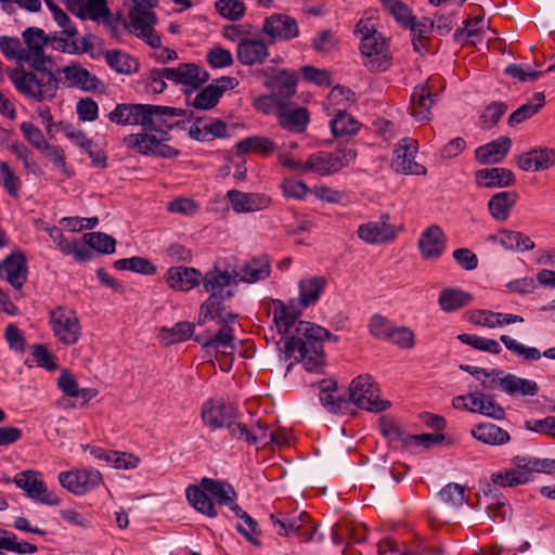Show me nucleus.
<instances>
[{
	"instance_id": "obj_1",
	"label": "nucleus",
	"mask_w": 555,
	"mask_h": 555,
	"mask_svg": "<svg viewBox=\"0 0 555 555\" xmlns=\"http://www.w3.org/2000/svg\"><path fill=\"white\" fill-rule=\"evenodd\" d=\"M26 44L24 52L34 72H27L22 65L8 72V77L15 89L25 96L36 102L51 100L55 96L59 80L55 75L46 67V63L52 60L46 56L43 48L48 43V37L41 28L28 27L22 33Z\"/></svg>"
},
{
	"instance_id": "obj_2",
	"label": "nucleus",
	"mask_w": 555,
	"mask_h": 555,
	"mask_svg": "<svg viewBox=\"0 0 555 555\" xmlns=\"http://www.w3.org/2000/svg\"><path fill=\"white\" fill-rule=\"evenodd\" d=\"M326 286V279L323 276H312L301 280L299 287V307L294 299L285 304L281 299H273L274 311L273 321L280 334L289 333L297 320L302 314V309L313 306L318 302Z\"/></svg>"
},
{
	"instance_id": "obj_3",
	"label": "nucleus",
	"mask_w": 555,
	"mask_h": 555,
	"mask_svg": "<svg viewBox=\"0 0 555 555\" xmlns=\"http://www.w3.org/2000/svg\"><path fill=\"white\" fill-rule=\"evenodd\" d=\"M215 498L218 505L232 503V499L237 498L235 489L228 482L204 477L198 486L190 485L185 490L189 503L199 513L215 518L218 516L215 503L209 498Z\"/></svg>"
},
{
	"instance_id": "obj_4",
	"label": "nucleus",
	"mask_w": 555,
	"mask_h": 555,
	"mask_svg": "<svg viewBox=\"0 0 555 555\" xmlns=\"http://www.w3.org/2000/svg\"><path fill=\"white\" fill-rule=\"evenodd\" d=\"M237 278L238 273L231 274L227 270L222 271L217 267L202 275L201 283H203L204 291L209 293V297L201 305L203 319L210 314L209 307L218 305L219 300L234 297L235 291L229 287L238 283Z\"/></svg>"
},
{
	"instance_id": "obj_5",
	"label": "nucleus",
	"mask_w": 555,
	"mask_h": 555,
	"mask_svg": "<svg viewBox=\"0 0 555 555\" xmlns=\"http://www.w3.org/2000/svg\"><path fill=\"white\" fill-rule=\"evenodd\" d=\"M283 360L295 357L296 362H301L308 372L321 373L325 363L324 347L321 343L309 345L301 337L289 335L284 337L281 348Z\"/></svg>"
},
{
	"instance_id": "obj_6",
	"label": "nucleus",
	"mask_w": 555,
	"mask_h": 555,
	"mask_svg": "<svg viewBox=\"0 0 555 555\" xmlns=\"http://www.w3.org/2000/svg\"><path fill=\"white\" fill-rule=\"evenodd\" d=\"M356 157V150L347 142L339 144L334 152L320 151L311 154L306 160V171L321 176L333 175L349 166Z\"/></svg>"
},
{
	"instance_id": "obj_7",
	"label": "nucleus",
	"mask_w": 555,
	"mask_h": 555,
	"mask_svg": "<svg viewBox=\"0 0 555 555\" xmlns=\"http://www.w3.org/2000/svg\"><path fill=\"white\" fill-rule=\"evenodd\" d=\"M378 391L379 389L371 376L360 375L351 382L347 400L360 409L370 412H383L389 408L390 402L380 400Z\"/></svg>"
},
{
	"instance_id": "obj_8",
	"label": "nucleus",
	"mask_w": 555,
	"mask_h": 555,
	"mask_svg": "<svg viewBox=\"0 0 555 555\" xmlns=\"http://www.w3.org/2000/svg\"><path fill=\"white\" fill-rule=\"evenodd\" d=\"M168 140L169 135L157 138L155 134L141 132L126 135L122 143L127 149L145 156L172 159L180 155V151L167 144Z\"/></svg>"
},
{
	"instance_id": "obj_9",
	"label": "nucleus",
	"mask_w": 555,
	"mask_h": 555,
	"mask_svg": "<svg viewBox=\"0 0 555 555\" xmlns=\"http://www.w3.org/2000/svg\"><path fill=\"white\" fill-rule=\"evenodd\" d=\"M13 482L35 502L49 506H59L61 504L60 499L54 493L48 491L41 473L37 470L27 469L21 472L14 476Z\"/></svg>"
},
{
	"instance_id": "obj_10",
	"label": "nucleus",
	"mask_w": 555,
	"mask_h": 555,
	"mask_svg": "<svg viewBox=\"0 0 555 555\" xmlns=\"http://www.w3.org/2000/svg\"><path fill=\"white\" fill-rule=\"evenodd\" d=\"M50 323L54 335L65 345H74L81 335L76 312L62 306L50 311Z\"/></svg>"
},
{
	"instance_id": "obj_11",
	"label": "nucleus",
	"mask_w": 555,
	"mask_h": 555,
	"mask_svg": "<svg viewBox=\"0 0 555 555\" xmlns=\"http://www.w3.org/2000/svg\"><path fill=\"white\" fill-rule=\"evenodd\" d=\"M360 50L365 59L363 64L370 72L377 73L388 68V49L382 34L361 38Z\"/></svg>"
},
{
	"instance_id": "obj_12",
	"label": "nucleus",
	"mask_w": 555,
	"mask_h": 555,
	"mask_svg": "<svg viewBox=\"0 0 555 555\" xmlns=\"http://www.w3.org/2000/svg\"><path fill=\"white\" fill-rule=\"evenodd\" d=\"M59 481L69 492L82 495L101 483L102 475L94 468L62 472L59 474Z\"/></svg>"
},
{
	"instance_id": "obj_13",
	"label": "nucleus",
	"mask_w": 555,
	"mask_h": 555,
	"mask_svg": "<svg viewBox=\"0 0 555 555\" xmlns=\"http://www.w3.org/2000/svg\"><path fill=\"white\" fill-rule=\"evenodd\" d=\"M167 80L195 90L208 81L209 73L195 63H181L178 67H163Z\"/></svg>"
},
{
	"instance_id": "obj_14",
	"label": "nucleus",
	"mask_w": 555,
	"mask_h": 555,
	"mask_svg": "<svg viewBox=\"0 0 555 555\" xmlns=\"http://www.w3.org/2000/svg\"><path fill=\"white\" fill-rule=\"evenodd\" d=\"M416 153L415 141L409 138L401 139L393 151L391 168L403 175H425L426 168L415 162Z\"/></svg>"
},
{
	"instance_id": "obj_15",
	"label": "nucleus",
	"mask_w": 555,
	"mask_h": 555,
	"mask_svg": "<svg viewBox=\"0 0 555 555\" xmlns=\"http://www.w3.org/2000/svg\"><path fill=\"white\" fill-rule=\"evenodd\" d=\"M27 259L20 249L12 251L0 261V279L10 283L13 288H22L27 281Z\"/></svg>"
},
{
	"instance_id": "obj_16",
	"label": "nucleus",
	"mask_w": 555,
	"mask_h": 555,
	"mask_svg": "<svg viewBox=\"0 0 555 555\" xmlns=\"http://www.w3.org/2000/svg\"><path fill=\"white\" fill-rule=\"evenodd\" d=\"M261 33L267 35L270 43L278 40H291L299 35L297 21L283 13H273L266 17Z\"/></svg>"
},
{
	"instance_id": "obj_17",
	"label": "nucleus",
	"mask_w": 555,
	"mask_h": 555,
	"mask_svg": "<svg viewBox=\"0 0 555 555\" xmlns=\"http://www.w3.org/2000/svg\"><path fill=\"white\" fill-rule=\"evenodd\" d=\"M278 125L293 133H304L310 122V113L304 106L292 103H280L276 109Z\"/></svg>"
},
{
	"instance_id": "obj_18",
	"label": "nucleus",
	"mask_w": 555,
	"mask_h": 555,
	"mask_svg": "<svg viewBox=\"0 0 555 555\" xmlns=\"http://www.w3.org/2000/svg\"><path fill=\"white\" fill-rule=\"evenodd\" d=\"M202 420L205 425L211 429L228 427L233 420L240 417V412L236 406L231 403H215L211 400L204 403L201 413Z\"/></svg>"
},
{
	"instance_id": "obj_19",
	"label": "nucleus",
	"mask_w": 555,
	"mask_h": 555,
	"mask_svg": "<svg viewBox=\"0 0 555 555\" xmlns=\"http://www.w3.org/2000/svg\"><path fill=\"white\" fill-rule=\"evenodd\" d=\"M298 76L293 70L281 69L275 75L268 77L264 87L280 103H288V100L296 93Z\"/></svg>"
},
{
	"instance_id": "obj_20",
	"label": "nucleus",
	"mask_w": 555,
	"mask_h": 555,
	"mask_svg": "<svg viewBox=\"0 0 555 555\" xmlns=\"http://www.w3.org/2000/svg\"><path fill=\"white\" fill-rule=\"evenodd\" d=\"M438 77H430L425 85L416 86L411 95L412 115L417 121H429L431 119L430 108L434 104L433 90Z\"/></svg>"
},
{
	"instance_id": "obj_21",
	"label": "nucleus",
	"mask_w": 555,
	"mask_h": 555,
	"mask_svg": "<svg viewBox=\"0 0 555 555\" xmlns=\"http://www.w3.org/2000/svg\"><path fill=\"white\" fill-rule=\"evenodd\" d=\"M388 220L389 215L383 214L379 221H370L359 225L357 234L369 244L390 242L396 237V232Z\"/></svg>"
},
{
	"instance_id": "obj_22",
	"label": "nucleus",
	"mask_w": 555,
	"mask_h": 555,
	"mask_svg": "<svg viewBox=\"0 0 555 555\" xmlns=\"http://www.w3.org/2000/svg\"><path fill=\"white\" fill-rule=\"evenodd\" d=\"M269 54L267 43L260 39L242 38L236 47L237 61L246 66L262 64Z\"/></svg>"
},
{
	"instance_id": "obj_23",
	"label": "nucleus",
	"mask_w": 555,
	"mask_h": 555,
	"mask_svg": "<svg viewBox=\"0 0 555 555\" xmlns=\"http://www.w3.org/2000/svg\"><path fill=\"white\" fill-rule=\"evenodd\" d=\"M68 87L79 88L86 92H96L103 89V82L92 75L88 69L81 67L78 63H72L62 69Z\"/></svg>"
},
{
	"instance_id": "obj_24",
	"label": "nucleus",
	"mask_w": 555,
	"mask_h": 555,
	"mask_svg": "<svg viewBox=\"0 0 555 555\" xmlns=\"http://www.w3.org/2000/svg\"><path fill=\"white\" fill-rule=\"evenodd\" d=\"M227 197L234 211L253 212L267 208L271 199L269 196L260 193H244L238 190H229Z\"/></svg>"
},
{
	"instance_id": "obj_25",
	"label": "nucleus",
	"mask_w": 555,
	"mask_h": 555,
	"mask_svg": "<svg viewBox=\"0 0 555 555\" xmlns=\"http://www.w3.org/2000/svg\"><path fill=\"white\" fill-rule=\"evenodd\" d=\"M418 248L425 259L439 258L446 248V236L442 229L437 224L428 227L418 240Z\"/></svg>"
},
{
	"instance_id": "obj_26",
	"label": "nucleus",
	"mask_w": 555,
	"mask_h": 555,
	"mask_svg": "<svg viewBox=\"0 0 555 555\" xmlns=\"http://www.w3.org/2000/svg\"><path fill=\"white\" fill-rule=\"evenodd\" d=\"M517 164L524 171L545 170L555 164V150L538 147L518 156Z\"/></svg>"
},
{
	"instance_id": "obj_27",
	"label": "nucleus",
	"mask_w": 555,
	"mask_h": 555,
	"mask_svg": "<svg viewBox=\"0 0 555 555\" xmlns=\"http://www.w3.org/2000/svg\"><path fill=\"white\" fill-rule=\"evenodd\" d=\"M476 183L480 188L494 189L506 188L515 184V175L508 168L493 167L476 171Z\"/></svg>"
},
{
	"instance_id": "obj_28",
	"label": "nucleus",
	"mask_w": 555,
	"mask_h": 555,
	"mask_svg": "<svg viewBox=\"0 0 555 555\" xmlns=\"http://www.w3.org/2000/svg\"><path fill=\"white\" fill-rule=\"evenodd\" d=\"M202 273L194 268L171 267L165 274V280L175 291H190L201 284Z\"/></svg>"
},
{
	"instance_id": "obj_29",
	"label": "nucleus",
	"mask_w": 555,
	"mask_h": 555,
	"mask_svg": "<svg viewBox=\"0 0 555 555\" xmlns=\"http://www.w3.org/2000/svg\"><path fill=\"white\" fill-rule=\"evenodd\" d=\"M149 107L145 131L168 137L170 130L181 126L182 122L172 119L171 114L168 113V106L150 104Z\"/></svg>"
},
{
	"instance_id": "obj_30",
	"label": "nucleus",
	"mask_w": 555,
	"mask_h": 555,
	"mask_svg": "<svg viewBox=\"0 0 555 555\" xmlns=\"http://www.w3.org/2000/svg\"><path fill=\"white\" fill-rule=\"evenodd\" d=\"M234 336L230 326L221 327L214 336L195 335L194 340L202 345L206 352L219 351L223 354L232 353L235 350Z\"/></svg>"
},
{
	"instance_id": "obj_31",
	"label": "nucleus",
	"mask_w": 555,
	"mask_h": 555,
	"mask_svg": "<svg viewBox=\"0 0 555 555\" xmlns=\"http://www.w3.org/2000/svg\"><path fill=\"white\" fill-rule=\"evenodd\" d=\"M498 383L508 396L534 397L539 392L537 382L519 377L515 374L507 373L503 378L492 379Z\"/></svg>"
},
{
	"instance_id": "obj_32",
	"label": "nucleus",
	"mask_w": 555,
	"mask_h": 555,
	"mask_svg": "<svg viewBox=\"0 0 555 555\" xmlns=\"http://www.w3.org/2000/svg\"><path fill=\"white\" fill-rule=\"evenodd\" d=\"M512 140L507 137H500L490 143L476 149L475 157L478 163L493 165L500 163L509 152Z\"/></svg>"
},
{
	"instance_id": "obj_33",
	"label": "nucleus",
	"mask_w": 555,
	"mask_h": 555,
	"mask_svg": "<svg viewBox=\"0 0 555 555\" xmlns=\"http://www.w3.org/2000/svg\"><path fill=\"white\" fill-rule=\"evenodd\" d=\"M533 479V475L526 465V457H516V468L512 470L496 472L491 475V481L500 487H514L525 485Z\"/></svg>"
},
{
	"instance_id": "obj_34",
	"label": "nucleus",
	"mask_w": 555,
	"mask_h": 555,
	"mask_svg": "<svg viewBox=\"0 0 555 555\" xmlns=\"http://www.w3.org/2000/svg\"><path fill=\"white\" fill-rule=\"evenodd\" d=\"M65 131L68 139L73 140L75 144L88 153L94 167L104 169L108 166V158L105 152L101 149H95L96 144L82 130L69 127Z\"/></svg>"
},
{
	"instance_id": "obj_35",
	"label": "nucleus",
	"mask_w": 555,
	"mask_h": 555,
	"mask_svg": "<svg viewBox=\"0 0 555 555\" xmlns=\"http://www.w3.org/2000/svg\"><path fill=\"white\" fill-rule=\"evenodd\" d=\"M518 198L519 195L515 191H501L493 194L488 202L490 215L498 221H505Z\"/></svg>"
},
{
	"instance_id": "obj_36",
	"label": "nucleus",
	"mask_w": 555,
	"mask_h": 555,
	"mask_svg": "<svg viewBox=\"0 0 555 555\" xmlns=\"http://www.w3.org/2000/svg\"><path fill=\"white\" fill-rule=\"evenodd\" d=\"M500 340L507 350L526 361H538L541 357L555 361V346L541 352L538 348L525 346L508 335H501Z\"/></svg>"
},
{
	"instance_id": "obj_37",
	"label": "nucleus",
	"mask_w": 555,
	"mask_h": 555,
	"mask_svg": "<svg viewBox=\"0 0 555 555\" xmlns=\"http://www.w3.org/2000/svg\"><path fill=\"white\" fill-rule=\"evenodd\" d=\"M470 435L489 446H502L511 440L509 434L493 423H480L470 429Z\"/></svg>"
},
{
	"instance_id": "obj_38",
	"label": "nucleus",
	"mask_w": 555,
	"mask_h": 555,
	"mask_svg": "<svg viewBox=\"0 0 555 555\" xmlns=\"http://www.w3.org/2000/svg\"><path fill=\"white\" fill-rule=\"evenodd\" d=\"M320 389L319 399L323 408L333 414L341 412L344 404L349 403L346 396H335L337 390V383L334 379H322L318 383Z\"/></svg>"
},
{
	"instance_id": "obj_39",
	"label": "nucleus",
	"mask_w": 555,
	"mask_h": 555,
	"mask_svg": "<svg viewBox=\"0 0 555 555\" xmlns=\"http://www.w3.org/2000/svg\"><path fill=\"white\" fill-rule=\"evenodd\" d=\"M270 272L269 258L266 255H261L251 258L243 264L241 269L242 275H238L237 280L238 282L255 283L269 278Z\"/></svg>"
},
{
	"instance_id": "obj_40",
	"label": "nucleus",
	"mask_w": 555,
	"mask_h": 555,
	"mask_svg": "<svg viewBox=\"0 0 555 555\" xmlns=\"http://www.w3.org/2000/svg\"><path fill=\"white\" fill-rule=\"evenodd\" d=\"M485 25L483 16H475L472 18H467L463 22V27H459L454 34L453 39L456 43L462 46L470 43L476 46L478 42L480 43L483 39L481 35V29Z\"/></svg>"
},
{
	"instance_id": "obj_41",
	"label": "nucleus",
	"mask_w": 555,
	"mask_h": 555,
	"mask_svg": "<svg viewBox=\"0 0 555 555\" xmlns=\"http://www.w3.org/2000/svg\"><path fill=\"white\" fill-rule=\"evenodd\" d=\"M378 427L389 444H400L404 449L413 446V435L406 434L392 418L380 417Z\"/></svg>"
},
{
	"instance_id": "obj_42",
	"label": "nucleus",
	"mask_w": 555,
	"mask_h": 555,
	"mask_svg": "<svg viewBox=\"0 0 555 555\" xmlns=\"http://www.w3.org/2000/svg\"><path fill=\"white\" fill-rule=\"evenodd\" d=\"M472 294L460 288H443L439 294V306L444 312H453L473 301Z\"/></svg>"
},
{
	"instance_id": "obj_43",
	"label": "nucleus",
	"mask_w": 555,
	"mask_h": 555,
	"mask_svg": "<svg viewBox=\"0 0 555 555\" xmlns=\"http://www.w3.org/2000/svg\"><path fill=\"white\" fill-rule=\"evenodd\" d=\"M107 65L118 74L130 75L140 67L138 60L120 50H108L105 53Z\"/></svg>"
},
{
	"instance_id": "obj_44",
	"label": "nucleus",
	"mask_w": 555,
	"mask_h": 555,
	"mask_svg": "<svg viewBox=\"0 0 555 555\" xmlns=\"http://www.w3.org/2000/svg\"><path fill=\"white\" fill-rule=\"evenodd\" d=\"M235 147L238 153H257L263 156H269L276 150V144L267 137L253 135L240 140Z\"/></svg>"
},
{
	"instance_id": "obj_45",
	"label": "nucleus",
	"mask_w": 555,
	"mask_h": 555,
	"mask_svg": "<svg viewBox=\"0 0 555 555\" xmlns=\"http://www.w3.org/2000/svg\"><path fill=\"white\" fill-rule=\"evenodd\" d=\"M157 23V16L155 20L150 17H138L130 20L131 33L135 34L139 38L144 40L152 48L162 47V38L154 31L153 26Z\"/></svg>"
},
{
	"instance_id": "obj_46",
	"label": "nucleus",
	"mask_w": 555,
	"mask_h": 555,
	"mask_svg": "<svg viewBox=\"0 0 555 555\" xmlns=\"http://www.w3.org/2000/svg\"><path fill=\"white\" fill-rule=\"evenodd\" d=\"M435 26L434 21L428 17L417 22L415 16L411 18V22L405 26L411 30L412 44L416 52L427 51L428 35L431 33Z\"/></svg>"
},
{
	"instance_id": "obj_47",
	"label": "nucleus",
	"mask_w": 555,
	"mask_h": 555,
	"mask_svg": "<svg viewBox=\"0 0 555 555\" xmlns=\"http://www.w3.org/2000/svg\"><path fill=\"white\" fill-rule=\"evenodd\" d=\"M194 330V323L181 321L176 323L172 327H162L158 337L164 345L169 346L192 337Z\"/></svg>"
},
{
	"instance_id": "obj_48",
	"label": "nucleus",
	"mask_w": 555,
	"mask_h": 555,
	"mask_svg": "<svg viewBox=\"0 0 555 555\" xmlns=\"http://www.w3.org/2000/svg\"><path fill=\"white\" fill-rule=\"evenodd\" d=\"M330 127L336 138L351 137L358 133L361 124L345 111L337 109L335 116L330 121Z\"/></svg>"
},
{
	"instance_id": "obj_49",
	"label": "nucleus",
	"mask_w": 555,
	"mask_h": 555,
	"mask_svg": "<svg viewBox=\"0 0 555 555\" xmlns=\"http://www.w3.org/2000/svg\"><path fill=\"white\" fill-rule=\"evenodd\" d=\"M294 332L292 330L287 334H283L285 337L289 335H296L298 337H301L304 339V343H307L309 345H313V343H321L323 344V335H330V331L325 327H322L320 325H317L311 322L307 321H299L295 323L293 326Z\"/></svg>"
},
{
	"instance_id": "obj_50",
	"label": "nucleus",
	"mask_w": 555,
	"mask_h": 555,
	"mask_svg": "<svg viewBox=\"0 0 555 555\" xmlns=\"http://www.w3.org/2000/svg\"><path fill=\"white\" fill-rule=\"evenodd\" d=\"M545 95L543 92H535L532 95V100L528 103L522 104L516 111H514L507 120L508 126L515 127L520 122L535 115L539 109L544 105Z\"/></svg>"
},
{
	"instance_id": "obj_51",
	"label": "nucleus",
	"mask_w": 555,
	"mask_h": 555,
	"mask_svg": "<svg viewBox=\"0 0 555 555\" xmlns=\"http://www.w3.org/2000/svg\"><path fill=\"white\" fill-rule=\"evenodd\" d=\"M257 427L262 430L260 436H257L253 430L248 429L245 424L237 422V420H233L227 429L233 439L253 446L267 438L268 427L262 426L260 421L257 422Z\"/></svg>"
},
{
	"instance_id": "obj_52",
	"label": "nucleus",
	"mask_w": 555,
	"mask_h": 555,
	"mask_svg": "<svg viewBox=\"0 0 555 555\" xmlns=\"http://www.w3.org/2000/svg\"><path fill=\"white\" fill-rule=\"evenodd\" d=\"M85 243L93 250L111 255L115 251L116 240L103 232H90L83 235Z\"/></svg>"
},
{
	"instance_id": "obj_53",
	"label": "nucleus",
	"mask_w": 555,
	"mask_h": 555,
	"mask_svg": "<svg viewBox=\"0 0 555 555\" xmlns=\"http://www.w3.org/2000/svg\"><path fill=\"white\" fill-rule=\"evenodd\" d=\"M221 96L222 90H219L217 85L211 83L196 94L191 105L196 109L208 111L218 104Z\"/></svg>"
},
{
	"instance_id": "obj_54",
	"label": "nucleus",
	"mask_w": 555,
	"mask_h": 555,
	"mask_svg": "<svg viewBox=\"0 0 555 555\" xmlns=\"http://www.w3.org/2000/svg\"><path fill=\"white\" fill-rule=\"evenodd\" d=\"M438 495L442 502L455 508L461 507L464 502H468V499L465 496V488L455 482L446 485Z\"/></svg>"
},
{
	"instance_id": "obj_55",
	"label": "nucleus",
	"mask_w": 555,
	"mask_h": 555,
	"mask_svg": "<svg viewBox=\"0 0 555 555\" xmlns=\"http://www.w3.org/2000/svg\"><path fill=\"white\" fill-rule=\"evenodd\" d=\"M215 9L222 17L233 22L241 20L246 11L242 0H218L215 2Z\"/></svg>"
},
{
	"instance_id": "obj_56",
	"label": "nucleus",
	"mask_w": 555,
	"mask_h": 555,
	"mask_svg": "<svg viewBox=\"0 0 555 555\" xmlns=\"http://www.w3.org/2000/svg\"><path fill=\"white\" fill-rule=\"evenodd\" d=\"M224 300H219L218 305H214L212 307H209L210 314L207 315V318H202V308L199 309V315H198V325L205 324L207 321L215 320L217 318V322L221 324V326H229V323H234L237 314L233 312L225 311V307L223 305Z\"/></svg>"
},
{
	"instance_id": "obj_57",
	"label": "nucleus",
	"mask_w": 555,
	"mask_h": 555,
	"mask_svg": "<svg viewBox=\"0 0 555 555\" xmlns=\"http://www.w3.org/2000/svg\"><path fill=\"white\" fill-rule=\"evenodd\" d=\"M0 50L9 60L28 61L27 53L24 52V48L16 37L1 36Z\"/></svg>"
},
{
	"instance_id": "obj_58",
	"label": "nucleus",
	"mask_w": 555,
	"mask_h": 555,
	"mask_svg": "<svg viewBox=\"0 0 555 555\" xmlns=\"http://www.w3.org/2000/svg\"><path fill=\"white\" fill-rule=\"evenodd\" d=\"M384 9L405 27L413 17L411 9L401 0H379Z\"/></svg>"
},
{
	"instance_id": "obj_59",
	"label": "nucleus",
	"mask_w": 555,
	"mask_h": 555,
	"mask_svg": "<svg viewBox=\"0 0 555 555\" xmlns=\"http://www.w3.org/2000/svg\"><path fill=\"white\" fill-rule=\"evenodd\" d=\"M163 74L164 68H152L147 74L141 76L140 82L144 85L146 92L159 94L166 90V76Z\"/></svg>"
},
{
	"instance_id": "obj_60",
	"label": "nucleus",
	"mask_w": 555,
	"mask_h": 555,
	"mask_svg": "<svg viewBox=\"0 0 555 555\" xmlns=\"http://www.w3.org/2000/svg\"><path fill=\"white\" fill-rule=\"evenodd\" d=\"M395 324L380 314H374L370 320V333L378 339L388 340L393 332Z\"/></svg>"
},
{
	"instance_id": "obj_61",
	"label": "nucleus",
	"mask_w": 555,
	"mask_h": 555,
	"mask_svg": "<svg viewBox=\"0 0 555 555\" xmlns=\"http://www.w3.org/2000/svg\"><path fill=\"white\" fill-rule=\"evenodd\" d=\"M507 111V105L502 102H493L486 107L480 116V126L482 129H490Z\"/></svg>"
},
{
	"instance_id": "obj_62",
	"label": "nucleus",
	"mask_w": 555,
	"mask_h": 555,
	"mask_svg": "<svg viewBox=\"0 0 555 555\" xmlns=\"http://www.w3.org/2000/svg\"><path fill=\"white\" fill-rule=\"evenodd\" d=\"M479 402L480 406L477 409H470V412L479 413L496 421H502L505 418V410L498 402H495L491 395L486 393L483 401Z\"/></svg>"
},
{
	"instance_id": "obj_63",
	"label": "nucleus",
	"mask_w": 555,
	"mask_h": 555,
	"mask_svg": "<svg viewBox=\"0 0 555 555\" xmlns=\"http://www.w3.org/2000/svg\"><path fill=\"white\" fill-rule=\"evenodd\" d=\"M306 81L312 82L319 87H331V74L326 69H320L312 65H306L300 68Z\"/></svg>"
},
{
	"instance_id": "obj_64",
	"label": "nucleus",
	"mask_w": 555,
	"mask_h": 555,
	"mask_svg": "<svg viewBox=\"0 0 555 555\" xmlns=\"http://www.w3.org/2000/svg\"><path fill=\"white\" fill-rule=\"evenodd\" d=\"M387 341H391L401 349H412L415 346V334L408 326H395Z\"/></svg>"
}]
</instances>
